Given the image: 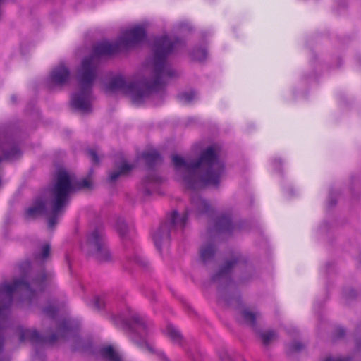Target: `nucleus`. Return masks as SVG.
<instances>
[{"instance_id":"obj_13","label":"nucleus","mask_w":361,"mask_h":361,"mask_svg":"<svg viewBox=\"0 0 361 361\" xmlns=\"http://www.w3.org/2000/svg\"><path fill=\"white\" fill-rule=\"evenodd\" d=\"M70 75L69 69L63 64H60L51 71L50 80L54 85H63L68 82Z\"/></svg>"},{"instance_id":"obj_16","label":"nucleus","mask_w":361,"mask_h":361,"mask_svg":"<svg viewBox=\"0 0 361 361\" xmlns=\"http://www.w3.org/2000/svg\"><path fill=\"white\" fill-rule=\"evenodd\" d=\"M161 182V178L154 173H150L143 180L145 192L147 195L151 194L152 190H155L157 185Z\"/></svg>"},{"instance_id":"obj_33","label":"nucleus","mask_w":361,"mask_h":361,"mask_svg":"<svg viewBox=\"0 0 361 361\" xmlns=\"http://www.w3.org/2000/svg\"><path fill=\"white\" fill-rule=\"evenodd\" d=\"M219 357L221 361L230 360V357H229L228 353L225 349H222V350H219Z\"/></svg>"},{"instance_id":"obj_20","label":"nucleus","mask_w":361,"mask_h":361,"mask_svg":"<svg viewBox=\"0 0 361 361\" xmlns=\"http://www.w3.org/2000/svg\"><path fill=\"white\" fill-rule=\"evenodd\" d=\"M166 334L174 343L178 345H181L183 343V338L181 334L173 325H167L166 328Z\"/></svg>"},{"instance_id":"obj_26","label":"nucleus","mask_w":361,"mask_h":361,"mask_svg":"<svg viewBox=\"0 0 361 361\" xmlns=\"http://www.w3.org/2000/svg\"><path fill=\"white\" fill-rule=\"evenodd\" d=\"M191 56L194 60L202 61L207 57V51L203 48H195L192 51Z\"/></svg>"},{"instance_id":"obj_7","label":"nucleus","mask_w":361,"mask_h":361,"mask_svg":"<svg viewBox=\"0 0 361 361\" xmlns=\"http://www.w3.org/2000/svg\"><path fill=\"white\" fill-rule=\"evenodd\" d=\"M83 249L87 255L93 256L100 262H108L112 260V256L106 244L103 228L101 226L93 230L87 235Z\"/></svg>"},{"instance_id":"obj_5","label":"nucleus","mask_w":361,"mask_h":361,"mask_svg":"<svg viewBox=\"0 0 361 361\" xmlns=\"http://www.w3.org/2000/svg\"><path fill=\"white\" fill-rule=\"evenodd\" d=\"M212 209L208 202L202 199L197 192L191 195L190 209L183 215H180L176 211H173L167 216L165 222L153 233L154 243L159 250H161V245L169 242L170 235L175 231H182L186 225L190 214L195 216L209 214Z\"/></svg>"},{"instance_id":"obj_27","label":"nucleus","mask_w":361,"mask_h":361,"mask_svg":"<svg viewBox=\"0 0 361 361\" xmlns=\"http://www.w3.org/2000/svg\"><path fill=\"white\" fill-rule=\"evenodd\" d=\"M304 348V345L298 341H293L286 348V352L288 355L300 352Z\"/></svg>"},{"instance_id":"obj_24","label":"nucleus","mask_w":361,"mask_h":361,"mask_svg":"<svg viewBox=\"0 0 361 361\" xmlns=\"http://www.w3.org/2000/svg\"><path fill=\"white\" fill-rule=\"evenodd\" d=\"M126 259L129 263H133L142 267H146L147 264V262L139 257L137 253L131 252L130 251L126 253Z\"/></svg>"},{"instance_id":"obj_23","label":"nucleus","mask_w":361,"mask_h":361,"mask_svg":"<svg viewBox=\"0 0 361 361\" xmlns=\"http://www.w3.org/2000/svg\"><path fill=\"white\" fill-rule=\"evenodd\" d=\"M2 152L4 157L8 159H18L20 155V151L15 145H11L9 148L3 147Z\"/></svg>"},{"instance_id":"obj_15","label":"nucleus","mask_w":361,"mask_h":361,"mask_svg":"<svg viewBox=\"0 0 361 361\" xmlns=\"http://www.w3.org/2000/svg\"><path fill=\"white\" fill-rule=\"evenodd\" d=\"M240 320L241 322L248 325L253 330H257V319L259 317L257 312H254L248 308H243L239 311Z\"/></svg>"},{"instance_id":"obj_17","label":"nucleus","mask_w":361,"mask_h":361,"mask_svg":"<svg viewBox=\"0 0 361 361\" xmlns=\"http://www.w3.org/2000/svg\"><path fill=\"white\" fill-rule=\"evenodd\" d=\"M133 168V166L132 165L128 164L126 161H123L117 169L109 172V180L111 182L116 181L120 176L127 175Z\"/></svg>"},{"instance_id":"obj_8","label":"nucleus","mask_w":361,"mask_h":361,"mask_svg":"<svg viewBox=\"0 0 361 361\" xmlns=\"http://www.w3.org/2000/svg\"><path fill=\"white\" fill-rule=\"evenodd\" d=\"M73 329L67 320H63L60 324L57 334H53L49 337L43 338L34 329H21L20 334V341H30L32 343H54L59 338H66L68 335L72 334Z\"/></svg>"},{"instance_id":"obj_39","label":"nucleus","mask_w":361,"mask_h":361,"mask_svg":"<svg viewBox=\"0 0 361 361\" xmlns=\"http://www.w3.org/2000/svg\"><path fill=\"white\" fill-rule=\"evenodd\" d=\"M12 99H13V101H16V99H14V97H12Z\"/></svg>"},{"instance_id":"obj_18","label":"nucleus","mask_w":361,"mask_h":361,"mask_svg":"<svg viewBox=\"0 0 361 361\" xmlns=\"http://www.w3.org/2000/svg\"><path fill=\"white\" fill-rule=\"evenodd\" d=\"M255 331L257 336L260 338L262 343L265 346L269 345L271 342L278 338L276 332L273 330L260 331L257 329Z\"/></svg>"},{"instance_id":"obj_10","label":"nucleus","mask_w":361,"mask_h":361,"mask_svg":"<svg viewBox=\"0 0 361 361\" xmlns=\"http://www.w3.org/2000/svg\"><path fill=\"white\" fill-rule=\"evenodd\" d=\"M63 209H62L61 213L56 218V223L53 226H50L49 220L54 216L52 213V194L51 189L50 200L49 202L42 200H37L31 207L26 209L25 216L27 218H35L41 215H47L48 216V226L49 228L53 229L57 224L59 217L62 215Z\"/></svg>"},{"instance_id":"obj_34","label":"nucleus","mask_w":361,"mask_h":361,"mask_svg":"<svg viewBox=\"0 0 361 361\" xmlns=\"http://www.w3.org/2000/svg\"><path fill=\"white\" fill-rule=\"evenodd\" d=\"M345 335V330L342 327H338L335 330L334 336L336 338H341Z\"/></svg>"},{"instance_id":"obj_29","label":"nucleus","mask_w":361,"mask_h":361,"mask_svg":"<svg viewBox=\"0 0 361 361\" xmlns=\"http://www.w3.org/2000/svg\"><path fill=\"white\" fill-rule=\"evenodd\" d=\"M195 97H196V93L193 90L184 92L180 93L178 95L179 99L183 102H190L192 99H195Z\"/></svg>"},{"instance_id":"obj_14","label":"nucleus","mask_w":361,"mask_h":361,"mask_svg":"<svg viewBox=\"0 0 361 361\" xmlns=\"http://www.w3.org/2000/svg\"><path fill=\"white\" fill-rule=\"evenodd\" d=\"M235 226L232 224L229 215L224 214L220 216L214 226V230L219 233H231L235 231Z\"/></svg>"},{"instance_id":"obj_6","label":"nucleus","mask_w":361,"mask_h":361,"mask_svg":"<svg viewBox=\"0 0 361 361\" xmlns=\"http://www.w3.org/2000/svg\"><path fill=\"white\" fill-rule=\"evenodd\" d=\"M90 185L91 182L87 178L77 180L73 178L66 171H58L54 184L51 188L54 216L49 220L50 226H53L56 223V218L68 204L71 195L80 189L88 188Z\"/></svg>"},{"instance_id":"obj_30","label":"nucleus","mask_w":361,"mask_h":361,"mask_svg":"<svg viewBox=\"0 0 361 361\" xmlns=\"http://www.w3.org/2000/svg\"><path fill=\"white\" fill-rule=\"evenodd\" d=\"M87 153L88 154V156L90 157V159H92V161L94 163V164H99V158L97 155V151L94 149H89L87 151Z\"/></svg>"},{"instance_id":"obj_11","label":"nucleus","mask_w":361,"mask_h":361,"mask_svg":"<svg viewBox=\"0 0 361 361\" xmlns=\"http://www.w3.org/2000/svg\"><path fill=\"white\" fill-rule=\"evenodd\" d=\"M146 37L145 29L141 26H136L126 30L119 38L118 42L124 47H134L142 42Z\"/></svg>"},{"instance_id":"obj_37","label":"nucleus","mask_w":361,"mask_h":361,"mask_svg":"<svg viewBox=\"0 0 361 361\" xmlns=\"http://www.w3.org/2000/svg\"><path fill=\"white\" fill-rule=\"evenodd\" d=\"M3 338L1 336H0V352L3 349Z\"/></svg>"},{"instance_id":"obj_28","label":"nucleus","mask_w":361,"mask_h":361,"mask_svg":"<svg viewBox=\"0 0 361 361\" xmlns=\"http://www.w3.org/2000/svg\"><path fill=\"white\" fill-rule=\"evenodd\" d=\"M116 227L121 237L125 238L128 231L126 222L123 219H118L116 222Z\"/></svg>"},{"instance_id":"obj_9","label":"nucleus","mask_w":361,"mask_h":361,"mask_svg":"<svg viewBox=\"0 0 361 361\" xmlns=\"http://www.w3.org/2000/svg\"><path fill=\"white\" fill-rule=\"evenodd\" d=\"M152 326L151 322H147L139 314H135L131 316L130 328L134 334L132 338L133 342L139 347L145 348L149 352L154 353L153 348L147 343L145 339Z\"/></svg>"},{"instance_id":"obj_35","label":"nucleus","mask_w":361,"mask_h":361,"mask_svg":"<svg viewBox=\"0 0 361 361\" xmlns=\"http://www.w3.org/2000/svg\"><path fill=\"white\" fill-rule=\"evenodd\" d=\"M325 361H350L349 358L346 357H327Z\"/></svg>"},{"instance_id":"obj_22","label":"nucleus","mask_w":361,"mask_h":361,"mask_svg":"<svg viewBox=\"0 0 361 361\" xmlns=\"http://www.w3.org/2000/svg\"><path fill=\"white\" fill-rule=\"evenodd\" d=\"M214 253L215 249L212 245H204L200 250V258L204 263H207L212 259Z\"/></svg>"},{"instance_id":"obj_1","label":"nucleus","mask_w":361,"mask_h":361,"mask_svg":"<svg viewBox=\"0 0 361 361\" xmlns=\"http://www.w3.org/2000/svg\"><path fill=\"white\" fill-rule=\"evenodd\" d=\"M184 45V42L177 37L164 35L155 39L152 46L153 79L151 81L128 82L123 76L118 75L106 85V90L109 92H121L128 95L136 104L140 103L151 94L161 91L169 79L178 75L167 62V58Z\"/></svg>"},{"instance_id":"obj_36","label":"nucleus","mask_w":361,"mask_h":361,"mask_svg":"<svg viewBox=\"0 0 361 361\" xmlns=\"http://www.w3.org/2000/svg\"><path fill=\"white\" fill-rule=\"evenodd\" d=\"M158 356L160 357L161 359H163V360H164V361L168 360L166 357L165 356V355L161 352L158 353Z\"/></svg>"},{"instance_id":"obj_3","label":"nucleus","mask_w":361,"mask_h":361,"mask_svg":"<svg viewBox=\"0 0 361 361\" xmlns=\"http://www.w3.org/2000/svg\"><path fill=\"white\" fill-rule=\"evenodd\" d=\"M120 49L118 41L103 42L95 45L92 54L82 60L76 75L79 91L71 96V104L75 109L84 113L91 111L92 86L98 75L99 58L116 54Z\"/></svg>"},{"instance_id":"obj_25","label":"nucleus","mask_w":361,"mask_h":361,"mask_svg":"<svg viewBox=\"0 0 361 361\" xmlns=\"http://www.w3.org/2000/svg\"><path fill=\"white\" fill-rule=\"evenodd\" d=\"M51 254V245L49 243H44L41 247V251L39 253H37L35 255V259L42 261H45L49 258Z\"/></svg>"},{"instance_id":"obj_21","label":"nucleus","mask_w":361,"mask_h":361,"mask_svg":"<svg viewBox=\"0 0 361 361\" xmlns=\"http://www.w3.org/2000/svg\"><path fill=\"white\" fill-rule=\"evenodd\" d=\"M100 354L107 361H122L121 356L111 346L101 348Z\"/></svg>"},{"instance_id":"obj_38","label":"nucleus","mask_w":361,"mask_h":361,"mask_svg":"<svg viewBox=\"0 0 361 361\" xmlns=\"http://www.w3.org/2000/svg\"><path fill=\"white\" fill-rule=\"evenodd\" d=\"M12 99H13V101H16V99H14V97H12Z\"/></svg>"},{"instance_id":"obj_32","label":"nucleus","mask_w":361,"mask_h":361,"mask_svg":"<svg viewBox=\"0 0 361 361\" xmlns=\"http://www.w3.org/2000/svg\"><path fill=\"white\" fill-rule=\"evenodd\" d=\"M44 312L48 317L54 318L56 314V309L54 307L49 306L44 309Z\"/></svg>"},{"instance_id":"obj_2","label":"nucleus","mask_w":361,"mask_h":361,"mask_svg":"<svg viewBox=\"0 0 361 361\" xmlns=\"http://www.w3.org/2000/svg\"><path fill=\"white\" fill-rule=\"evenodd\" d=\"M172 162L185 186L194 191L207 185L217 186L224 173V164L219 159L216 146L207 147L197 160L185 159L175 154Z\"/></svg>"},{"instance_id":"obj_31","label":"nucleus","mask_w":361,"mask_h":361,"mask_svg":"<svg viewBox=\"0 0 361 361\" xmlns=\"http://www.w3.org/2000/svg\"><path fill=\"white\" fill-rule=\"evenodd\" d=\"M93 305L95 308L101 310L105 306L104 300L99 297H95L94 298Z\"/></svg>"},{"instance_id":"obj_12","label":"nucleus","mask_w":361,"mask_h":361,"mask_svg":"<svg viewBox=\"0 0 361 361\" xmlns=\"http://www.w3.org/2000/svg\"><path fill=\"white\" fill-rule=\"evenodd\" d=\"M238 262V258L235 257L231 260L226 261L225 265L222 267L219 272L212 277V281L216 283L228 285L231 282L230 274Z\"/></svg>"},{"instance_id":"obj_19","label":"nucleus","mask_w":361,"mask_h":361,"mask_svg":"<svg viewBox=\"0 0 361 361\" xmlns=\"http://www.w3.org/2000/svg\"><path fill=\"white\" fill-rule=\"evenodd\" d=\"M142 158L145 160L147 165L150 169L161 164L162 161L160 154L156 150L143 153Z\"/></svg>"},{"instance_id":"obj_4","label":"nucleus","mask_w":361,"mask_h":361,"mask_svg":"<svg viewBox=\"0 0 361 361\" xmlns=\"http://www.w3.org/2000/svg\"><path fill=\"white\" fill-rule=\"evenodd\" d=\"M19 267L22 277L15 280L13 284L5 283L0 286V329L5 326L7 322L13 294L20 293L23 300L32 302L37 294L44 291L52 280V274L50 272L42 271L34 276L29 261L21 263Z\"/></svg>"}]
</instances>
